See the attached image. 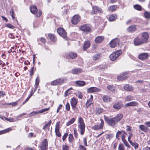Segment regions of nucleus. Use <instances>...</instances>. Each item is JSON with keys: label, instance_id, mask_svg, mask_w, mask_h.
<instances>
[{"label": "nucleus", "instance_id": "nucleus-35", "mask_svg": "<svg viewBox=\"0 0 150 150\" xmlns=\"http://www.w3.org/2000/svg\"><path fill=\"white\" fill-rule=\"evenodd\" d=\"M117 8V6L113 5L110 6L108 8V10L110 11H114L116 10Z\"/></svg>", "mask_w": 150, "mask_h": 150}, {"label": "nucleus", "instance_id": "nucleus-20", "mask_svg": "<svg viewBox=\"0 0 150 150\" xmlns=\"http://www.w3.org/2000/svg\"><path fill=\"white\" fill-rule=\"evenodd\" d=\"M77 103V101L75 98H73L71 99V103L73 109L74 110Z\"/></svg>", "mask_w": 150, "mask_h": 150}, {"label": "nucleus", "instance_id": "nucleus-63", "mask_svg": "<svg viewBox=\"0 0 150 150\" xmlns=\"http://www.w3.org/2000/svg\"><path fill=\"white\" fill-rule=\"evenodd\" d=\"M34 67H32L30 71V75L32 76L33 74V71H34Z\"/></svg>", "mask_w": 150, "mask_h": 150}, {"label": "nucleus", "instance_id": "nucleus-54", "mask_svg": "<svg viewBox=\"0 0 150 150\" xmlns=\"http://www.w3.org/2000/svg\"><path fill=\"white\" fill-rule=\"evenodd\" d=\"M33 95V94H30V95L28 96V97L23 102V104H24L26 103L29 99L30 98V97Z\"/></svg>", "mask_w": 150, "mask_h": 150}, {"label": "nucleus", "instance_id": "nucleus-15", "mask_svg": "<svg viewBox=\"0 0 150 150\" xmlns=\"http://www.w3.org/2000/svg\"><path fill=\"white\" fill-rule=\"evenodd\" d=\"M134 42L135 45H138L144 43L142 39L138 37L135 38L134 40Z\"/></svg>", "mask_w": 150, "mask_h": 150}, {"label": "nucleus", "instance_id": "nucleus-22", "mask_svg": "<svg viewBox=\"0 0 150 150\" xmlns=\"http://www.w3.org/2000/svg\"><path fill=\"white\" fill-rule=\"evenodd\" d=\"M136 30V26L134 25H132L129 26L127 29V30L129 32H132Z\"/></svg>", "mask_w": 150, "mask_h": 150}, {"label": "nucleus", "instance_id": "nucleus-23", "mask_svg": "<svg viewBox=\"0 0 150 150\" xmlns=\"http://www.w3.org/2000/svg\"><path fill=\"white\" fill-rule=\"evenodd\" d=\"M137 102L133 101L126 104L124 105V107L125 108L129 106H137Z\"/></svg>", "mask_w": 150, "mask_h": 150}, {"label": "nucleus", "instance_id": "nucleus-19", "mask_svg": "<svg viewBox=\"0 0 150 150\" xmlns=\"http://www.w3.org/2000/svg\"><path fill=\"white\" fill-rule=\"evenodd\" d=\"M122 106V104L121 102H117L113 105V108L119 110Z\"/></svg>", "mask_w": 150, "mask_h": 150}, {"label": "nucleus", "instance_id": "nucleus-9", "mask_svg": "<svg viewBox=\"0 0 150 150\" xmlns=\"http://www.w3.org/2000/svg\"><path fill=\"white\" fill-rule=\"evenodd\" d=\"M106 122L110 125L114 127L117 123L114 117L110 119H105Z\"/></svg>", "mask_w": 150, "mask_h": 150}, {"label": "nucleus", "instance_id": "nucleus-64", "mask_svg": "<svg viewBox=\"0 0 150 150\" xmlns=\"http://www.w3.org/2000/svg\"><path fill=\"white\" fill-rule=\"evenodd\" d=\"M79 148L80 150H84V147L81 145H80L79 146Z\"/></svg>", "mask_w": 150, "mask_h": 150}, {"label": "nucleus", "instance_id": "nucleus-16", "mask_svg": "<svg viewBox=\"0 0 150 150\" xmlns=\"http://www.w3.org/2000/svg\"><path fill=\"white\" fill-rule=\"evenodd\" d=\"M92 26L89 24L85 25V34H88L92 32Z\"/></svg>", "mask_w": 150, "mask_h": 150}, {"label": "nucleus", "instance_id": "nucleus-3", "mask_svg": "<svg viewBox=\"0 0 150 150\" xmlns=\"http://www.w3.org/2000/svg\"><path fill=\"white\" fill-rule=\"evenodd\" d=\"M39 147L41 150H47L48 141L47 139H44L40 144Z\"/></svg>", "mask_w": 150, "mask_h": 150}, {"label": "nucleus", "instance_id": "nucleus-28", "mask_svg": "<svg viewBox=\"0 0 150 150\" xmlns=\"http://www.w3.org/2000/svg\"><path fill=\"white\" fill-rule=\"evenodd\" d=\"M81 71V69L79 68H75L71 70V73L73 74H77Z\"/></svg>", "mask_w": 150, "mask_h": 150}, {"label": "nucleus", "instance_id": "nucleus-14", "mask_svg": "<svg viewBox=\"0 0 150 150\" xmlns=\"http://www.w3.org/2000/svg\"><path fill=\"white\" fill-rule=\"evenodd\" d=\"M101 121L99 125H96L93 126L92 127V129L94 130L99 129H102L103 128V124L104 122L102 119H100Z\"/></svg>", "mask_w": 150, "mask_h": 150}, {"label": "nucleus", "instance_id": "nucleus-13", "mask_svg": "<svg viewBox=\"0 0 150 150\" xmlns=\"http://www.w3.org/2000/svg\"><path fill=\"white\" fill-rule=\"evenodd\" d=\"M60 123L59 122H57L55 125V132L56 135L58 137L61 136V134L59 132Z\"/></svg>", "mask_w": 150, "mask_h": 150}, {"label": "nucleus", "instance_id": "nucleus-37", "mask_svg": "<svg viewBox=\"0 0 150 150\" xmlns=\"http://www.w3.org/2000/svg\"><path fill=\"white\" fill-rule=\"evenodd\" d=\"M76 119L74 118H72L70 120L68 121L66 124V126H69V125L73 124L75 121Z\"/></svg>", "mask_w": 150, "mask_h": 150}, {"label": "nucleus", "instance_id": "nucleus-32", "mask_svg": "<svg viewBox=\"0 0 150 150\" xmlns=\"http://www.w3.org/2000/svg\"><path fill=\"white\" fill-rule=\"evenodd\" d=\"M139 128L142 131L144 132H147L148 130L147 127L144 125H140L139 126Z\"/></svg>", "mask_w": 150, "mask_h": 150}, {"label": "nucleus", "instance_id": "nucleus-24", "mask_svg": "<svg viewBox=\"0 0 150 150\" xmlns=\"http://www.w3.org/2000/svg\"><path fill=\"white\" fill-rule=\"evenodd\" d=\"M77 57V54L75 52H71L69 53L68 56L67 57L68 58L74 59Z\"/></svg>", "mask_w": 150, "mask_h": 150}, {"label": "nucleus", "instance_id": "nucleus-27", "mask_svg": "<svg viewBox=\"0 0 150 150\" xmlns=\"http://www.w3.org/2000/svg\"><path fill=\"white\" fill-rule=\"evenodd\" d=\"M124 89L125 90L127 91H132L133 89L132 86L128 84L125 85L124 87Z\"/></svg>", "mask_w": 150, "mask_h": 150}, {"label": "nucleus", "instance_id": "nucleus-38", "mask_svg": "<svg viewBox=\"0 0 150 150\" xmlns=\"http://www.w3.org/2000/svg\"><path fill=\"white\" fill-rule=\"evenodd\" d=\"M117 18V16L115 14H112L110 16L109 20L110 21L115 20Z\"/></svg>", "mask_w": 150, "mask_h": 150}, {"label": "nucleus", "instance_id": "nucleus-5", "mask_svg": "<svg viewBox=\"0 0 150 150\" xmlns=\"http://www.w3.org/2000/svg\"><path fill=\"white\" fill-rule=\"evenodd\" d=\"M121 134H122L121 136L122 140H123L125 139V135H127V134L125 131L122 130L121 131H118L116 133V137L117 139H119L120 135Z\"/></svg>", "mask_w": 150, "mask_h": 150}, {"label": "nucleus", "instance_id": "nucleus-1", "mask_svg": "<svg viewBox=\"0 0 150 150\" xmlns=\"http://www.w3.org/2000/svg\"><path fill=\"white\" fill-rule=\"evenodd\" d=\"M78 130H80L81 134L83 135L84 132V123L83 119L79 117L78 119Z\"/></svg>", "mask_w": 150, "mask_h": 150}, {"label": "nucleus", "instance_id": "nucleus-42", "mask_svg": "<svg viewBox=\"0 0 150 150\" xmlns=\"http://www.w3.org/2000/svg\"><path fill=\"white\" fill-rule=\"evenodd\" d=\"M11 128H8L5 130L1 131H0V135L7 133L9 131H11Z\"/></svg>", "mask_w": 150, "mask_h": 150}, {"label": "nucleus", "instance_id": "nucleus-11", "mask_svg": "<svg viewBox=\"0 0 150 150\" xmlns=\"http://www.w3.org/2000/svg\"><path fill=\"white\" fill-rule=\"evenodd\" d=\"M149 57V55L147 53H140L138 55V58L140 60L144 61L146 60Z\"/></svg>", "mask_w": 150, "mask_h": 150}, {"label": "nucleus", "instance_id": "nucleus-51", "mask_svg": "<svg viewBox=\"0 0 150 150\" xmlns=\"http://www.w3.org/2000/svg\"><path fill=\"white\" fill-rule=\"evenodd\" d=\"M40 81V79L39 78V76H38L35 80V85L36 86H38Z\"/></svg>", "mask_w": 150, "mask_h": 150}, {"label": "nucleus", "instance_id": "nucleus-29", "mask_svg": "<svg viewBox=\"0 0 150 150\" xmlns=\"http://www.w3.org/2000/svg\"><path fill=\"white\" fill-rule=\"evenodd\" d=\"M75 83L76 86H81L84 85V81H75Z\"/></svg>", "mask_w": 150, "mask_h": 150}, {"label": "nucleus", "instance_id": "nucleus-53", "mask_svg": "<svg viewBox=\"0 0 150 150\" xmlns=\"http://www.w3.org/2000/svg\"><path fill=\"white\" fill-rule=\"evenodd\" d=\"M145 17L147 19L150 18V13L148 12H146L144 13Z\"/></svg>", "mask_w": 150, "mask_h": 150}, {"label": "nucleus", "instance_id": "nucleus-47", "mask_svg": "<svg viewBox=\"0 0 150 150\" xmlns=\"http://www.w3.org/2000/svg\"><path fill=\"white\" fill-rule=\"evenodd\" d=\"M103 112V109L100 108L97 109L96 110V113L97 114L99 115Z\"/></svg>", "mask_w": 150, "mask_h": 150}, {"label": "nucleus", "instance_id": "nucleus-10", "mask_svg": "<svg viewBox=\"0 0 150 150\" xmlns=\"http://www.w3.org/2000/svg\"><path fill=\"white\" fill-rule=\"evenodd\" d=\"M119 40L117 38H115L110 42V45L111 47L113 48L115 47L119 43Z\"/></svg>", "mask_w": 150, "mask_h": 150}, {"label": "nucleus", "instance_id": "nucleus-62", "mask_svg": "<svg viewBox=\"0 0 150 150\" xmlns=\"http://www.w3.org/2000/svg\"><path fill=\"white\" fill-rule=\"evenodd\" d=\"M66 108L67 111H69L70 109V105L69 103H67L66 105Z\"/></svg>", "mask_w": 150, "mask_h": 150}, {"label": "nucleus", "instance_id": "nucleus-8", "mask_svg": "<svg viewBox=\"0 0 150 150\" xmlns=\"http://www.w3.org/2000/svg\"><path fill=\"white\" fill-rule=\"evenodd\" d=\"M80 17L78 15H76L71 19V22L72 24L76 25L80 21Z\"/></svg>", "mask_w": 150, "mask_h": 150}, {"label": "nucleus", "instance_id": "nucleus-39", "mask_svg": "<svg viewBox=\"0 0 150 150\" xmlns=\"http://www.w3.org/2000/svg\"><path fill=\"white\" fill-rule=\"evenodd\" d=\"M100 54H97L95 55L93 57V59L94 61H96L97 60H98L100 59Z\"/></svg>", "mask_w": 150, "mask_h": 150}, {"label": "nucleus", "instance_id": "nucleus-56", "mask_svg": "<svg viewBox=\"0 0 150 150\" xmlns=\"http://www.w3.org/2000/svg\"><path fill=\"white\" fill-rule=\"evenodd\" d=\"M144 82V81L142 80H138L135 82V83L138 85H140Z\"/></svg>", "mask_w": 150, "mask_h": 150}, {"label": "nucleus", "instance_id": "nucleus-44", "mask_svg": "<svg viewBox=\"0 0 150 150\" xmlns=\"http://www.w3.org/2000/svg\"><path fill=\"white\" fill-rule=\"evenodd\" d=\"M91 43L88 40L85 42V50L88 48L90 45Z\"/></svg>", "mask_w": 150, "mask_h": 150}, {"label": "nucleus", "instance_id": "nucleus-21", "mask_svg": "<svg viewBox=\"0 0 150 150\" xmlns=\"http://www.w3.org/2000/svg\"><path fill=\"white\" fill-rule=\"evenodd\" d=\"M104 39V37L103 36H98L97 37L95 40L96 43H99L102 42Z\"/></svg>", "mask_w": 150, "mask_h": 150}, {"label": "nucleus", "instance_id": "nucleus-4", "mask_svg": "<svg viewBox=\"0 0 150 150\" xmlns=\"http://www.w3.org/2000/svg\"><path fill=\"white\" fill-rule=\"evenodd\" d=\"M58 34L64 39L67 40V33L63 28H58L57 30Z\"/></svg>", "mask_w": 150, "mask_h": 150}, {"label": "nucleus", "instance_id": "nucleus-7", "mask_svg": "<svg viewBox=\"0 0 150 150\" xmlns=\"http://www.w3.org/2000/svg\"><path fill=\"white\" fill-rule=\"evenodd\" d=\"M64 82V79L63 78L57 79L51 82V85L56 86L62 84Z\"/></svg>", "mask_w": 150, "mask_h": 150}, {"label": "nucleus", "instance_id": "nucleus-12", "mask_svg": "<svg viewBox=\"0 0 150 150\" xmlns=\"http://www.w3.org/2000/svg\"><path fill=\"white\" fill-rule=\"evenodd\" d=\"M101 91L100 89L96 87H91L87 89V92L88 93L100 92Z\"/></svg>", "mask_w": 150, "mask_h": 150}, {"label": "nucleus", "instance_id": "nucleus-31", "mask_svg": "<svg viewBox=\"0 0 150 150\" xmlns=\"http://www.w3.org/2000/svg\"><path fill=\"white\" fill-rule=\"evenodd\" d=\"M103 100L104 102H108L110 101L111 98L107 96H104L103 97Z\"/></svg>", "mask_w": 150, "mask_h": 150}, {"label": "nucleus", "instance_id": "nucleus-2", "mask_svg": "<svg viewBox=\"0 0 150 150\" xmlns=\"http://www.w3.org/2000/svg\"><path fill=\"white\" fill-rule=\"evenodd\" d=\"M121 50H118L112 53L110 55V60L113 61L115 60L121 53Z\"/></svg>", "mask_w": 150, "mask_h": 150}, {"label": "nucleus", "instance_id": "nucleus-52", "mask_svg": "<svg viewBox=\"0 0 150 150\" xmlns=\"http://www.w3.org/2000/svg\"><path fill=\"white\" fill-rule=\"evenodd\" d=\"M51 123V120L49 121L48 123H46L45 125H44L43 127V129H46L48 126H49Z\"/></svg>", "mask_w": 150, "mask_h": 150}, {"label": "nucleus", "instance_id": "nucleus-46", "mask_svg": "<svg viewBox=\"0 0 150 150\" xmlns=\"http://www.w3.org/2000/svg\"><path fill=\"white\" fill-rule=\"evenodd\" d=\"M134 7L135 9L139 11L141 10L142 8L141 6L140 5L138 4L134 5Z\"/></svg>", "mask_w": 150, "mask_h": 150}, {"label": "nucleus", "instance_id": "nucleus-41", "mask_svg": "<svg viewBox=\"0 0 150 150\" xmlns=\"http://www.w3.org/2000/svg\"><path fill=\"white\" fill-rule=\"evenodd\" d=\"M133 97L131 95L127 96L125 98V101H129L133 99Z\"/></svg>", "mask_w": 150, "mask_h": 150}, {"label": "nucleus", "instance_id": "nucleus-6", "mask_svg": "<svg viewBox=\"0 0 150 150\" xmlns=\"http://www.w3.org/2000/svg\"><path fill=\"white\" fill-rule=\"evenodd\" d=\"M102 12V10L98 6H92V11L91 13V14L94 15L97 13H101Z\"/></svg>", "mask_w": 150, "mask_h": 150}, {"label": "nucleus", "instance_id": "nucleus-36", "mask_svg": "<svg viewBox=\"0 0 150 150\" xmlns=\"http://www.w3.org/2000/svg\"><path fill=\"white\" fill-rule=\"evenodd\" d=\"M131 145L134 147L135 149H137L139 147V144L136 142H132V141L130 142Z\"/></svg>", "mask_w": 150, "mask_h": 150}, {"label": "nucleus", "instance_id": "nucleus-33", "mask_svg": "<svg viewBox=\"0 0 150 150\" xmlns=\"http://www.w3.org/2000/svg\"><path fill=\"white\" fill-rule=\"evenodd\" d=\"M93 99V96L92 95H91L90 97L88 99L86 103V106L87 105H89L92 103V101Z\"/></svg>", "mask_w": 150, "mask_h": 150}, {"label": "nucleus", "instance_id": "nucleus-50", "mask_svg": "<svg viewBox=\"0 0 150 150\" xmlns=\"http://www.w3.org/2000/svg\"><path fill=\"white\" fill-rule=\"evenodd\" d=\"M50 109V107H49L47 108H44L41 110H40L38 111L39 113H42L44 112L47 111L49 110Z\"/></svg>", "mask_w": 150, "mask_h": 150}, {"label": "nucleus", "instance_id": "nucleus-57", "mask_svg": "<svg viewBox=\"0 0 150 150\" xmlns=\"http://www.w3.org/2000/svg\"><path fill=\"white\" fill-rule=\"evenodd\" d=\"M129 135L128 137V140L129 143L131 142L132 141H131L130 139L132 137L133 134L131 132H129Z\"/></svg>", "mask_w": 150, "mask_h": 150}, {"label": "nucleus", "instance_id": "nucleus-55", "mask_svg": "<svg viewBox=\"0 0 150 150\" xmlns=\"http://www.w3.org/2000/svg\"><path fill=\"white\" fill-rule=\"evenodd\" d=\"M10 15L12 17L13 19H15V17L14 16V11H13L12 9H11V10H10Z\"/></svg>", "mask_w": 150, "mask_h": 150}, {"label": "nucleus", "instance_id": "nucleus-45", "mask_svg": "<svg viewBox=\"0 0 150 150\" xmlns=\"http://www.w3.org/2000/svg\"><path fill=\"white\" fill-rule=\"evenodd\" d=\"M68 138L70 143H72L74 139V137L72 134H70L69 135Z\"/></svg>", "mask_w": 150, "mask_h": 150}, {"label": "nucleus", "instance_id": "nucleus-58", "mask_svg": "<svg viewBox=\"0 0 150 150\" xmlns=\"http://www.w3.org/2000/svg\"><path fill=\"white\" fill-rule=\"evenodd\" d=\"M5 119L8 121L10 122H14L16 121V120H15L13 118H8L6 117H4Z\"/></svg>", "mask_w": 150, "mask_h": 150}, {"label": "nucleus", "instance_id": "nucleus-25", "mask_svg": "<svg viewBox=\"0 0 150 150\" xmlns=\"http://www.w3.org/2000/svg\"><path fill=\"white\" fill-rule=\"evenodd\" d=\"M123 115L121 114H118L115 117H114V118L117 122L118 121L120 120L123 118Z\"/></svg>", "mask_w": 150, "mask_h": 150}, {"label": "nucleus", "instance_id": "nucleus-34", "mask_svg": "<svg viewBox=\"0 0 150 150\" xmlns=\"http://www.w3.org/2000/svg\"><path fill=\"white\" fill-rule=\"evenodd\" d=\"M93 99V96L92 95H91L90 97L88 99L86 103V106L87 105H89L92 103V101Z\"/></svg>", "mask_w": 150, "mask_h": 150}, {"label": "nucleus", "instance_id": "nucleus-49", "mask_svg": "<svg viewBox=\"0 0 150 150\" xmlns=\"http://www.w3.org/2000/svg\"><path fill=\"white\" fill-rule=\"evenodd\" d=\"M123 142L124 143V144L127 147H128L129 148H130V145L129 144L128 142H127V141L125 139H124L123 140H122Z\"/></svg>", "mask_w": 150, "mask_h": 150}, {"label": "nucleus", "instance_id": "nucleus-43", "mask_svg": "<svg viewBox=\"0 0 150 150\" xmlns=\"http://www.w3.org/2000/svg\"><path fill=\"white\" fill-rule=\"evenodd\" d=\"M118 150H125V146L122 143H120L119 145Z\"/></svg>", "mask_w": 150, "mask_h": 150}, {"label": "nucleus", "instance_id": "nucleus-60", "mask_svg": "<svg viewBox=\"0 0 150 150\" xmlns=\"http://www.w3.org/2000/svg\"><path fill=\"white\" fill-rule=\"evenodd\" d=\"M63 150H68L69 146L66 145H64L62 146Z\"/></svg>", "mask_w": 150, "mask_h": 150}, {"label": "nucleus", "instance_id": "nucleus-40", "mask_svg": "<svg viewBox=\"0 0 150 150\" xmlns=\"http://www.w3.org/2000/svg\"><path fill=\"white\" fill-rule=\"evenodd\" d=\"M49 37L50 40L52 41H54L56 40V38L54 35L52 34H49L48 35Z\"/></svg>", "mask_w": 150, "mask_h": 150}, {"label": "nucleus", "instance_id": "nucleus-61", "mask_svg": "<svg viewBox=\"0 0 150 150\" xmlns=\"http://www.w3.org/2000/svg\"><path fill=\"white\" fill-rule=\"evenodd\" d=\"M74 137L76 138H77L78 136V134L77 133V130L75 128H74Z\"/></svg>", "mask_w": 150, "mask_h": 150}, {"label": "nucleus", "instance_id": "nucleus-18", "mask_svg": "<svg viewBox=\"0 0 150 150\" xmlns=\"http://www.w3.org/2000/svg\"><path fill=\"white\" fill-rule=\"evenodd\" d=\"M127 72L124 73L122 74V75L118 76L117 77V79L119 81H122L125 79L127 77Z\"/></svg>", "mask_w": 150, "mask_h": 150}, {"label": "nucleus", "instance_id": "nucleus-48", "mask_svg": "<svg viewBox=\"0 0 150 150\" xmlns=\"http://www.w3.org/2000/svg\"><path fill=\"white\" fill-rule=\"evenodd\" d=\"M38 114H39L38 111L36 112V111H33L31 112H30L29 114V116L30 117H31L32 116H34Z\"/></svg>", "mask_w": 150, "mask_h": 150}, {"label": "nucleus", "instance_id": "nucleus-17", "mask_svg": "<svg viewBox=\"0 0 150 150\" xmlns=\"http://www.w3.org/2000/svg\"><path fill=\"white\" fill-rule=\"evenodd\" d=\"M141 38L144 43H146L149 38V35L146 32H144L142 33Z\"/></svg>", "mask_w": 150, "mask_h": 150}, {"label": "nucleus", "instance_id": "nucleus-59", "mask_svg": "<svg viewBox=\"0 0 150 150\" xmlns=\"http://www.w3.org/2000/svg\"><path fill=\"white\" fill-rule=\"evenodd\" d=\"M6 26L10 28L11 29H13L15 28V26L12 25L11 24L9 23H8L6 25Z\"/></svg>", "mask_w": 150, "mask_h": 150}, {"label": "nucleus", "instance_id": "nucleus-26", "mask_svg": "<svg viewBox=\"0 0 150 150\" xmlns=\"http://www.w3.org/2000/svg\"><path fill=\"white\" fill-rule=\"evenodd\" d=\"M31 12L33 14H35L37 12V7L35 6H31L30 8Z\"/></svg>", "mask_w": 150, "mask_h": 150}, {"label": "nucleus", "instance_id": "nucleus-30", "mask_svg": "<svg viewBox=\"0 0 150 150\" xmlns=\"http://www.w3.org/2000/svg\"><path fill=\"white\" fill-rule=\"evenodd\" d=\"M107 89L112 92H114L115 91L116 87L112 85H110L108 86Z\"/></svg>", "mask_w": 150, "mask_h": 150}]
</instances>
